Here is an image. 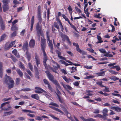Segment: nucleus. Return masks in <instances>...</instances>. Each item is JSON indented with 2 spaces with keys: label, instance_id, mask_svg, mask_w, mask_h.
I'll return each instance as SVG.
<instances>
[{
  "label": "nucleus",
  "instance_id": "10",
  "mask_svg": "<svg viewBox=\"0 0 121 121\" xmlns=\"http://www.w3.org/2000/svg\"><path fill=\"white\" fill-rule=\"evenodd\" d=\"M28 43L27 41H26L24 43L22 48L24 51H28Z\"/></svg>",
  "mask_w": 121,
  "mask_h": 121
},
{
  "label": "nucleus",
  "instance_id": "1",
  "mask_svg": "<svg viewBox=\"0 0 121 121\" xmlns=\"http://www.w3.org/2000/svg\"><path fill=\"white\" fill-rule=\"evenodd\" d=\"M8 80H9V83L8 84V88L11 89L14 86V81L12 79L11 77L5 75V78L4 81V83L7 84Z\"/></svg>",
  "mask_w": 121,
  "mask_h": 121
},
{
  "label": "nucleus",
  "instance_id": "3",
  "mask_svg": "<svg viewBox=\"0 0 121 121\" xmlns=\"http://www.w3.org/2000/svg\"><path fill=\"white\" fill-rule=\"evenodd\" d=\"M41 46L42 50V51L43 53H44L45 54V49L46 47V41L45 39H41Z\"/></svg>",
  "mask_w": 121,
  "mask_h": 121
},
{
  "label": "nucleus",
  "instance_id": "34",
  "mask_svg": "<svg viewBox=\"0 0 121 121\" xmlns=\"http://www.w3.org/2000/svg\"><path fill=\"white\" fill-rule=\"evenodd\" d=\"M110 68L111 69H114V68H116V69L117 71H118L121 69V68L119 66L117 65L113 66V67L111 68Z\"/></svg>",
  "mask_w": 121,
  "mask_h": 121
},
{
  "label": "nucleus",
  "instance_id": "35",
  "mask_svg": "<svg viewBox=\"0 0 121 121\" xmlns=\"http://www.w3.org/2000/svg\"><path fill=\"white\" fill-rule=\"evenodd\" d=\"M60 106L61 108L63 109V111L64 112H67V111L66 109V108L64 106L62 105L61 104L60 105Z\"/></svg>",
  "mask_w": 121,
  "mask_h": 121
},
{
  "label": "nucleus",
  "instance_id": "54",
  "mask_svg": "<svg viewBox=\"0 0 121 121\" xmlns=\"http://www.w3.org/2000/svg\"><path fill=\"white\" fill-rule=\"evenodd\" d=\"M17 0H14L13 1V3L15 5L20 4L19 2Z\"/></svg>",
  "mask_w": 121,
  "mask_h": 121
},
{
  "label": "nucleus",
  "instance_id": "43",
  "mask_svg": "<svg viewBox=\"0 0 121 121\" xmlns=\"http://www.w3.org/2000/svg\"><path fill=\"white\" fill-rule=\"evenodd\" d=\"M28 65L30 69L32 71L33 70V68L32 65H31V63H29Z\"/></svg>",
  "mask_w": 121,
  "mask_h": 121
},
{
  "label": "nucleus",
  "instance_id": "28",
  "mask_svg": "<svg viewBox=\"0 0 121 121\" xmlns=\"http://www.w3.org/2000/svg\"><path fill=\"white\" fill-rule=\"evenodd\" d=\"M110 79L114 81L118 80L119 79V78L115 76H113L110 77Z\"/></svg>",
  "mask_w": 121,
  "mask_h": 121
},
{
  "label": "nucleus",
  "instance_id": "32",
  "mask_svg": "<svg viewBox=\"0 0 121 121\" xmlns=\"http://www.w3.org/2000/svg\"><path fill=\"white\" fill-rule=\"evenodd\" d=\"M41 10L40 8H39L38 9V18H41Z\"/></svg>",
  "mask_w": 121,
  "mask_h": 121
},
{
  "label": "nucleus",
  "instance_id": "53",
  "mask_svg": "<svg viewBox=\"0 0 121 121\" xmlns=\"http://www.w3.org/2000/svg\"><path fill=\"white\" fill-rule=\"evenodd\" d=\"M49 116H50L51 117H52V118L53 119H54L58 120H59V118L55 117L52 114H50L49 115Z\"/></svg>",
  "mask_w": 121,
  "mask_h": 121
},
{
  "label": "nucleus",
  "instance_id": "46",
  "mask_svg": "<svg viewBox=\"0 0 121 121\" xmlns=\"http://www.w3.org/2000/svg\"><path fill=\"white\" fill-rule=\"evenodd\" d=\"M68 23L70 24L72 28H73L76 31V28L75 26H74L72 24L70 23V22H69Z\"/></svg>",
  "mask_w": 121,
  "mask_h": 121
},
{
  "label": "nucleus",
  "instance_id": "20",
  "mask_svg": "<svg viewBox=\"0 0 121 121\" xmlns=\"http://www.w3.org/2000/svg\"><path fill=\"white\" fill-rule=\"evenodd\" d=\"M18 28L17 25H12L11 27V30L12 31L17 30H18Z\"/></svg>",
  "mask_w": 121,
  "mask_h": 121
},
{
  "label": "nucleus",
  "instance_id": "29",
  "mask_svg": "<svg viewBox=\"0 0 121 121\" xmlns=\"http://www.w3.org/2000/svg\"><path fill=\"white\" fill-rule=\"evenodd\" d=\"M13 111H10L9 112H4V116H6L10 115L13 113Z\"/></svg>",
  "mask_w": 121,
  "mask_h": 121
},
{
  "label": "nucleus",
  "instance_id": "52",
  "mask_svg": "<svg viewBox=\"0 0 121 121\" xmlns=\"http://www.w3.org/2000/svg\"><path fill=\"white\" fill-rule=\"evenodd\" d=\"M17 33L16 31L13 32L11 35V37H13L16 35Z\"/></svg>",
  "mask_w": 121,
  "mask_h": 121
},
{
  "label": "nucleus",
  "instance_id": "50",
  "mask_svg": "<svg viewBox=\"0 0 121 121\" xmlns=\"http://www.w3.org/2000/svg\"><path fill=\"white\" fill-rule=\"evenodd\" d=\"M6 35L5 34L3 35L2 36H1L0 38V41H2L4 40V38L6 37Z\"/></svg>",
  "mask_w": 121,
  "mask_h": 121
},
{
  "label": "nucleus",
  "instance_id": "22",
  "mask_svg": "<svg viewBox=\"0 0 121 121\" xmlns=\"http://www.w3.org/2000/svg\"><path fill=\"white\" fill-rule=\"evenodd\" d=\"M77 51L82 54V55H86L87 54V53L86 52L82 50H81L80 48Z\"/></svg>",
  "mask_w": 121,
  "mask_h": 121
},
{
  "label": "nucleus",
  "instance_id": "45",
  "mask_svg": "<svg viewBox=\"0 0 121 121\" xmlns=\"http://www.w3.org/2000/svg\"><path fill=\"white\" fill-rule=\"evenodd\" d=\"M10 103L9 102H5L4 103L2 104L1 105V106L0 107V108H2L4 106H5L6 104H9Z\"/></svg>",
  "mask_w": 121,
  "mask_h": 121
},
{
  "label": "nucleus",
  "instance_id": "2",
  "mask_svg": "<svg viewBox=\"0 0 121 121\" xmlns=\"http://www.w3.org/2000/svg\"><path fill=\"white\" fill-rule=\"evenodd\" d=\"M36 29L37 31L38 36L39 37L42 33L41 30V26H39V23H37L36 27Z\"/></svg>",
  "mask_w": 121,
  "mask_h": 121
},
{
  "label": "nucleus",
  "instance_id": "62",
  "mask_svg": "<svg viewBox=\"0 0 121 121\" xmlns=\"http://www.w3.org/2000/svg\"><path fill=\"white\" fill-rule=\"evenodd\" d=\"M48 89L52 92V86L50 84L48 85Z\"/></svg>",
  "mask_w": 121,
  "mask_h": 121
},
{
  "label": "nucleus",
  "instance_id": "25",
  "mask_svg": "<svg viewBox=\"0 0 121 121\" xmlns=\"http://www.w3.org/2000/svg\"><path fill=\"white\" fill-rule=\"evenodd\" d=\"M106 71H104L96 73V74L99 75L98 76H103L105 75V73L106 72Z\"/></svg>",
  "mask_w": 121,
  "mask_h": 121
},
{
  "label": "nucleus",
  "instance_id": "44",
  "mask_svg": "<svg viewBox=\"0 0 121 121\" xmlns=\"http://www.w3.org/2000/svg\"><path fill=\"white\" fill-rule=\"evenodd\" d=\"M62 17H63L65 19V20L68 22H69V21L67 18V17L64 14H63Z\"/></svg>",
  "mask_w": 121,
  "mask_h": 121
},
{
  "label": "nucleus",
  "instance_id": "47",
  "mask_svg": "<svg viewBox=\"0 0 121 121\" xmlns=\"http://www.w3.org/2000/svg\"><path fill=\"white\" fill-rule=\"evenodd\" d=\"M56 53L58 55V57H59L60 56H61V53L60 52V51H58V50H56Z\"/></svg>",
  "mask_w": 121,
  "mask_h": 121
},
{
  "label": "nucleus",
  "instance_id": "15",
  "mask_svg": "<svg viewBox=\"0 0 121 121\" xmlns=\"http://www.w3.org/2000/svg\"><path fill=\"white\" fill-rule=\"evenodd\" d=\"M52 62L54 64L53 66V67L54 69H57L58 68H60V66L58 64L54 61H53Z\"/></svg>",
  "mask_w": 121,
  "mask_h": 121
},
{
  "label": "nucleus",
  "instance_id": "5",
  "mask_svg": "<svg viewBox=\"0 0 121 121\" xmlns=\"http://www.w3.org/2000/svg\"><path fill=\"white\" fill-rule=\"evenodd\" d=\"M43 56H44L43 58V64L45 66L46 68H47L48 66L46 64V61L48 60L47 56L46 53H45V54L44 53H43Z\"/></svg>",
  "mask_w": 121,
  "mask_h": 121
},
{
  "label": "nucleus",
  "instance_id": "31",
  "mask_svg": "<svg viewBox=\"0 0 121 121\" xmlns=\"http://www.w3.org/2000/svg\"><path fill=\"white\" fill-rule=\"evenodd\" d=\"M61 36L63 39H66L67 40L69 38L68 36L65 35L61 34Z\"/></svg>",
  "mask_w": 121,
  "mask_h": 121
},
{
  "label": "nucleus",
  "instance_id": "56",
  "mask_svg": "<svg viewBox=\"0 0 121 121\" xmlns=\"http://www.w3.org/2000/svg\"><path fill=\"white\" fill-rule=\"evenodd\" d=\"M26 31L25 29H23L21 32L20 34L22 36H24V35L25 32Z\"/></svg>",
  "mask_w": 121,
  "mask_h": 121
},
{
  "label": "nucleus",
  "instance_id": "42",
  "mask_svg": "<svg viewBox=\"0 0 121 121\" xmlns=\"http://www.w3.org/2000/svg\"><path fill=\"white\" fill-rule=\"evenodd\" d=\"M95 76L93 75H89L87 76L86 77L84 78L85 79L92 78H94Z\"/></svg>",
  "mask_w": 121,
  "mask_h": 121
},
{
  "label": "nucleus",
  "instance_id": "58",
  "mask_svg": "<svg viewBox=\"0 0 121 121\" xmlns=\"http://www.w3.org/2000/svg\"><path fill=\"white\" fill-rule=\"evenodd\" d=\"M43 81L45 84L46 85H48L50 84L49 82L46 79H44Z\"/></svg>",
  "mask_w": 121,
  "mask_h": 121
},
{
  "label": "nucleus",
  "instance_id": "60",
  "mask_svg": "<svg viewBox=\"0 0 121 121\" xmlns=\"http://www.w3.org/2000/svg\"><path fill=\"white\" fill-rule=\"evenodd\" d=\"M12 99V98H4L3 99L2 101H8L9 100H10Z\"/></svg>",
  "mask_w": 121,
  "mask_h": 121
},
{
  "label": "nucleus",
  "instance_id": "14",
  "mask_svg": "<svg viewBox=\"0 0 121 121\" xmlns=\"http://www.w3.org/2000/svg\"><path fill=\"white\" fill-rule=\"evenodd\" d=\"M47 41H48V45L50 48H51L52 49L53 48V46L52 43V41L50 40V38L48 37L47 39Z\"/></svg>",
  "mask_w": 121,
  "mask_h": 121
},
{
  "label": "nucleus",
  "instance_id": "16",
  "mask_svg": "<svg viewBox=\"0 0 121 121\" xmlns=\"http://www.w3.org/2000/svg\"><path fill=\"white\" fill-rule=\"evenodd\" d=\"M34 16H33L31 19V26H30V30L32 31L33 29V26L34 23Z\"/></svg>",
  "mask_w": 121,
  "mask_h": 121
},
{
  "label": "nucleus",
  "instance_id": "13",
  "mask_svg": "<svg viewBox=\"0 0 121 121\" xmlns=\"http://www.w3.org/2000/svg\"><path fill=\"white\" fill-rule=\"evenodd\" d=\"M47 75L48 78L52 82L54 79V76L50 73H47Z\"/></svg>",
  "mask_w": 121,
  "mask_h": 121
},
{
  "label": "nucleus",
  "instance_id": "39",
  "mask_svg": "<svg viewBox=\"0 0 121 121\" xmlns=\"http://www.w3.org/2000/svg\"><path fill=\"white\" fill-rule=\"evenodd\" d=\"M109 72L111 73L112 74H117L118 73V72H117L116 71L112 70H109L108 71Z\"/></svg>",
  "mask_w": 121,
  "mask_h": 121
},
{
  "label": "nucleus",
  "instance_id": "19",
  "mask_svg": "<svg viewBox=\"0 0 121 121\" xmlns=\"http://www.w3.org/2000/svg\"><path fill=\"white\" fill-rule=\"evenodd\" d=\"M108 109L106 108H104L102 111V113L103 115L108 116Z\"/></svg>",
  "mask_w": 121,
  "mask_h": 121
},
{
  "label": "nucleus",
  "instance_id": "17",
  "mask_svg": "<svg viewBox=\"0 0 121 121\" xmlns=\"http://www.w3.org/2000/svg\"><path fill=\"white\" fill-rule=\"evenodd\" d=\"M16 71L19 76L21 78H22L23 76L22 72L19 69H17Z\"/></svg>",
  "mask_w": 121,
  "mask_h": 121
},
{
  "label": "nucleus",
  "instance_id": "48",
  "mask_svg": "<svg viewBox=\"0 0 121 121\" xmlns=\"http://www.w3.org/2000/svg\"><path fill=\"white\" fill-rule=\"evenodd\" d=\"M20 81V79L18 78H16V84L17 85H18L19 84Z\"/></svg>",
  "mask_w": 121,
  "mask_h": 121
},
{
  "label": "nucleus",
  "instance_id": "12",
  "mask_svg": "<svg viewBox=\"0 0 121 121\" xmlns=\"http://www.w3.org/2000/svg\"><path fill=\"white\" fill-rule=\"evenodd\" d=\"M110 108L111 109L115 110L117 112H121V108L118 107L112 106Z\"/></svg>",
  "mask_w": 121,
  "mask_h": 121
},
{
  "label": "nucleus",
  "instance_id": "40",
  "mask_svg": "<svg viewBox=\"0 0 121 121\" xmlns=\"http://www.w3.org/2000/svg\"><path fill=\"white\" fill-rule=\"evenodd\" d=\"M19 67L21 69H22L23 70L25 69V67L24 66L23 64L22 63L20 62V64L19 65Z\"/></svg>",
  "mask_w": 121,
  "mask_h": 121
},
{
  "label": "nucleus",
  "instance_id": "64",
  "mask_svg": "<svg viewBox=\"0 0 121 121\" xmlns=\"http://www.w3.org/2000/svg\"><path fill=\"white\" fill-rule=\"evenodd\" d=\"M20 97L23 99H29V98L27 96H24L22 95H21Z\"/></svg>",
  "mask_w": 121,
  "mask_h": 121
},
{
  "label": "nucleus",
  "instance_id": "38",
  "mask_svg": "<svg viewBox=\"0 0 121 121\" xmlns=\"http://www.w3.org/2000/svg\"><path fill=\"white\" fill-rule=\"evenodd\" d=\"M35 89L37 90H42V91L45 93H47L44 90L41 89L39 87H35Z\"/></svg>",
  "mask_w": 121,
  "mask_h": 121
},
{
  "label": "nucleus",
  "instance_id": "4",
  "mask_svg": "<svg viewBox=\"0 0 121 121\" xmlns=\"http://www.w3.org/2000/svg\"><path fill=\"white\" fill-rule=\"evenodd\" d=\"M0 26L1 27V29L4 30L5 28L4 22L2 19V17L0 15Z\"/></svg>",
  "mask_w": 121,
  "mask_h": 121
},
{
  "label": "nucleus",
  "instance_id": "63",
  "mask_svg": "<svg viewBox=\"0 0 121 121\" xmlns=\"http://www.w3.org/2000/svg\"><path fill=\"white\" fill-rule=\"evenodd\" d=\"M104 106L110 107L111 106V105L109 104L108 103H105L104 104Z\"/></svg>",
  "mask_w": 121,
  "mask_h": 121
},
{
  "label": "nucleus",
  "instance_id": "30",
  "mask_svg": "<svg viewBox=\"0 0 121 121\" xmlns=\"http://www.w3.org/2000/svg\"><path fill=\"white\" fill-rule=\"evenodd\" d=\"M26 55L27 58L29 61H30V54L28 52V51H26Z\"/></svg>",
  "mask_w": 121,
  "mask_h": 121
},
{
  "label": "nucleus",
  "instance_id": "37",
  "mask_svg": "<svg viewBox=\"0 0 121 121\" xmlns=\"http://www.w3.org/2000/svg\"><path fill=\"white\" fill-rule=\"evenodd\" d=\"M49 104L50 105L56 106L57 107H59V106L57 104L54 103L52 102L50 103Z\"/></svg>",
  "mask_w": 121,
  "mask_h": 121
},
{
  "label": "nucleus",
  "instance_id": "27",
  "mask_svg": "<svg viewBox=\"0 0 121 121\" xmlns=\"http://www.w3.org/2000/svg\"><path fill=\"white\" fill-rule=\"evenodd\" d=\"M75 10L77 12L81 13V15L85 18H86V17L82 13V11L81 10L78 8H75Z\"/></svg>",
  "mask_w": 121,
  "mask_h": 121
},
{
  "label": "nucleus",
  "instance_id": "7",
  "mask_svg": "<svg viewBox=\"0 0 121 121\" xmlns=\"http://www.w3.org/2000/svg\"><path fill=\"white\" fill-rule=\"evenodd\" d=\"M61 84L63 86V87L66 90L68 91V89L71 90L72 89V88L70 86L68 85H66L64 84L63 82L61 83Z\"/></svg>",
  "mask_w": 121,
  "mask_h": 121
},
{
  "label": "nucleus",
  "instance_id": "41",
  "mask_svg": "<svg viewBox=\"0 0 121 121\" xmlns=\"http://www.w3.org/2000/svg\"><path fill=\"white\" fill-rule=\"evenodd\" d=\"M100 111L99 109H95L93 112L95 114H98L99 113Z\"/></svg>",
  "mask_w": 121,
  "mask_h": 121
},
{
  "label": "nucleus",
  "instance_id": "9",
  "mask_svg": "<svg viewBox=\"0 0 121 121\" xmlns=\"http://www.w3.org/2000/svg\"><path fill=\"white\" fill-rule=\"evenodd\" d=\"M35 59L37 66L38 67V65L40 64V62L39 58L37 54H35Z\"/></svg>",
  "mask_w": 121,
  "mask_h": 121
},
{
  "label": "nucleus",
  "instance_id": "33",
  "mask_svg": "<svg viewBox=\"0 0 121 121\" xmlns=\"http://www.w3.org/2000/svg\"><path fill=\"white\" fill-rule=\"evenodd\" d=\"M73 45L74 46L76 47V49L77 51L80 48L79 46L77 43H73Z\"/></svg>",
  "mask_w": 121,
  "mask_h": 121
},
{
  "label": "nucleus",
  "instance_id": "11",
  "mask_svg": "<svg viewBox=\"0 0 121 121\" xmlns=\"http://www.w3.org/2000/svg\"><path fill=\"white\" fill-rule=\"evenodd\" d=\"M35 41L34 40L32 39L31 40L29 43V46L31 48H33L35 45Z\"/></svg>",
  "mask_w": 121,
  "mask_h": 121
},
{
  "label": "nucleus",
  "instance_id": "51",
  "mask_svg": "<svg viewBox=\"0 0 121 121\" xmlns=\"http://www.w3.org/2000/svg\"><path fill=\"white\" fill-rule=\"evenodd\" d=\"M100 15V14L99 13H98V15L94 14V16L95 17L97 18H101V17L99 16Z\"/></svg>",
  "mask_w": 121,
  "mask_h": 121
},
{
  "label": "nucleus",
  "instance_id": "49",
  "mask_svg": "<svg viewBox=\"0 0 121 121\" xmlns=\"http://www.w3.org/2000/svg\"><path fill=\"white\" fill-rule=\"evenodd\" d=\"M80 82V81H78L74 82L73 83V84L75 86H78L79 85Z\"/></svg>",
  "mask_w": 121,
  "mask_h": 121
},
{
  "label": "nucleus",
  "instance_id": "23",
  "mask_svg": "<svg viewBox=\"0 0 121 121\" xmlns=\"http://www.w3.org/2000/svg\"><path fill=\"white\" fill-rule=\"evenodd\" d=\"M63 79L67 83H69L71 80L69 78H68L65 76L63 77Z\"/></svg>",
  "mask_w": 121,
  "mask_h": 121
},
{
  "label": "nucleus",
  "instance_id": "57",
  "mask_svg": "<svg viewBox=\"0 0 121 121\" xmlns=\"http://www.w3.org/2000/svg\"><path fill=\"white\" fill-rule=\"evenodd\" d=\"M104 91L106 92H110V91L109 90V88L108 87H107L106 86L105 87V89L104 90Z\"/></svg>",
  "mask_w": 121,
  "mask_h": 121
},
{
  "label": "nucleus",
  "instance_id": "24",
  "mask_svg": "<svg viewBox=\"0 0 121 121\" xmlns=\"http://www.w3.org/2000/svg\"><path fill=\"white\" fill-rule=\"evenodd\" d=\"M84 13L86 14V16L87 17H89V14H90L88 12V9L86 8H86H84Z\"/></svg>",
  "mask_w": 121,
  "mask_h": 121
},
{
  "label": "nucleus",
  "instance_id": "18",
  "mask_svg": "<svg viewBox=\"0 0 121 121\" xmlns=\"http://www.w3.org/2000/svg\"><path fill=\"white\" fill-rule=\"evenodd\" d=\"M100 52L103 53H104V56H107L108 55L106 51L104 49H102L99 50Z\"/></svg>",
  "mask_w": 121,
  "mask_h": 121
},
{
  "label": "nucleus",
  "instance_id": "21",
  "mask_svg": "<svg viewBox=\"0 0 121 121\" xmlns=\"http://www.w3.org/2000/svg\"><path fill=\"white\" fill-rule=\"evenodd\" d=\"M31 97L34 99L38 100L39 99V97L37 94H33L31 96Z\"/></svg>",
  "mask_w": 121,
  "mask_h": 121
},
{
  "label": "nucleus",
  "instance_id": "61",
  "mask_svg": "<svg viewBox=\"0 0 121 121\" xmlns=\"http://www.w3.org/2000/svg\"><path fill=\"white\" fill-rule=\"evenodd\" d=\"M34 69L36 73L38 74L39 73V72L38 69L37 67L36 66H35Z\"/></svg>",
  "mask_w": 121,
  "mask_h": 121
},
{
  "label": "nucleus",
  "instance_id": "26",
  "mask_svg": "<svg viewBox=\"0 0 121 121\" xmlns=\"http://www.w3.org/2000/svg\"><path fill=\"white\" fill-rule=\"evenodd\" d=\"M97 38L98 41L96 43H101L103 42V41L102 40V38L100 36L97 35Z\"/></svg>",
  "mask_w": 121,
  "mask_h": 121
},
{
  "label": "nucleus",
  "instance_id": "55",
  "mask_svg": "<svg viewBox=\"0 0 121 121\" xmlns=\"http://www.w3.org/2000/svg\"><path fill=\"white\" fill-rule=\"evenodd\" d=\"M54 26L58 30H59V26L56 22H54Z\"/></svg>",
  "mask_w": 121,
  "mask_h": 121
},
{
  "label": "nucleus",
  "instance_id": "6",
  "mask_svg": "<svg viewBox=\"0 0 121 121\" xmlns=\"http://www.w3.org/2000/svg\"><path fill=\"white\" fill-rule=\"evenodd\" d=\"M2 2L3 5L2 8H8V4L10 2L9 0H3Z\"/></svg>",
  "mask_w": 121,
  "mask_h": 121
},
{
  "label": "nucleus",
  "instance_id": "36",
  "mask_svg": "<svg viewBox=\"0 0 121 121\" xmlns=\"http://www.w3.org/2000/svg\"><path fill=\"white\" fill-rule=\"evenodd\" d=\"M22 111L25 112H29L33 113L34 112L30 110L26 109H23L22 110Z\"/></svg>",
  "mask_w": 121,
  "mask_h": 121
},
{
  "label": "nucleus",
  "instance_id": "8",
  "mask_svg": "<svg viewBox=\"0 0 121 121\" xmlns=\"http://www.w3.org/2000/svg\"><path fill=\"white\" fill-rule=\"evenodd\" d=\"M52 83L56 85L57 87L60 90H61V89L59 84L58 81L56 79H54L52 82Z\"/></svg>",
  "mask_w": 121,
  "mask_h": 121
},
{
  "label": "nucleus",
  "instance_id": "59",
  "mask_svg": "<svg viewBox=\"0 0 121 121\" xmlns=\"http://www.w3.org/2000/svg\"><path fill=\"white\" fill-rule=\"evenodd\" d=\"M58 98L59 99V101L61 103H62L63 102V99L60 98L59 96H58Z\"/></svg>",
  "mask_w": 121,
  "mask_h": 121
}]
</instances>
